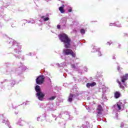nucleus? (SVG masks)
<instances>
[{"instance_id": "30", "label": "nucleus", "mask_w": 128, "mask_h": 128, "mask_svg": "<svg viewBox=\"0 0 128 128\" xmlns=\"http://www.w3.org/2000/svg\"><path fill=\"white\" fill-rule=\"evenodd\" d=\"M116 118H118V114H116Z\"/></svg>"}, {"instance_id": "16", "label": "nucleus", "mask_w": 128, "mask_h": 128, "mask_svg": "<svg viewBox=\"0 0 128 128\" xmlns=\"http://www.w3.org/2000/svg\"><path fill=\"white\" fill-rule=\"evenodd\" d=\"M18 124L21 126H24V121L21 120L20 122H19Z\"/></svg>"}, {"instance_id": "7", "label": "nucleus", "mask_w": 128, "mask_h": 128, "mask_svg": "<svg viewBox=\"0 0 128 128\" xmlns=\"http://www.w3.org/2000/svg\"><path fill=\"white\" fill-rule=\"evenodd\" d=\"M98 110V114H102V106L98 105V107L97 108Z\"/></svg>"}, {"instance_id": "5", "label": "nucleus", "mask_w": 128, "mask_h": 128, "mask_svg": "<svg viewBox=\"0 0 128 128\" xmlns=\"http://www.w3.org/2000/svg\"><path fill=\"white\" fill-rule=\"evenodd\" d=\"M44 77L42 76H39L36 79V82L38 84H42L44 82Z\"/></svg>"}, {"instance_id": "10", "label": "nucleus", "mask_w": 128, "mask_h": 128, "mask_svg": "<svg viewBox=\"0 0 128 128\" xmlns=\"http://www.w3.org/2000/svg\"><path fill=\"white\" fill-rule=\"evenodd\" d=\"M35 90L36 92H42V90H40V87L38 85L36 86L35 88Z\"/></svg>"}, {"instance_id": "27", "label": "nucleus", "mask_w": 128, "mask_h": 128, "mask_svg": "<svg viewBox=\"0 0 128 128\" xmlns=\"http://www.w3.org/2000/svg\"><path fill=\"white\" fill-rule=\"evenodd\" d=\"M10 44H14V41H10Z\"/></svg>"}, {"instance_id": "36", "label": "nucleus", "mask_w": 128, "mask_h": 128, "mask_svg": "<svg viewBox=\"0 0 128 128\" xmlns=\"http://www.w3.org/2000/svg\"><path fill=\"white\" fill-rule=\"evenodd\" d=\"M98 54H100V52H98Z\"/></svg>"}, {"instance_id": "1", "label": "nucleus", "mask_w": 128, "mask_h": 128, "mask_svg": "<svg viewBox=\"0 0 128 128\" xmlns=\"http://www.w3.org/2000/svg\"><path fill=\"white\" fill-rule=\"evenodd\" d=\"M60 40L64 44L65 48H68L70 46V39L68 38V35L66 34H61L58 35Z\"/></svg>"}, {"instance_id": "25", "label": "nucleus", "mask_w": 128, "mask_h": 128, "mask_svg": "<svg viewBox=\"0 0 128 128\" xmlns=\"http://www.w3.org/2000/svg\"><path fill=\"white\" fill-rule=\"evenodd\" d=\"M124 126V123H122L121 124H120V128H122Z\"/></svg>"}, {"instance_id": "24", "label": "nucleus", "mask_w": 128, "mask_h": 128, "mask_svg": "<svg viewBox=\"0 0 128 128\" xmlns=\"http://www.w3.org/2000/svg\"><path fill=\"white\" fill-rule=\"evenodd\" d=\"M34 24V21L32 20V21H30L28 22V24Z\"/></svg>"}, {"instance_id": "9", "label": "nucleus", "mask_w": 128, "mask_h": 128, "mask_svg": "<svg viewBox=\"0 0 128 128\" xmlns=\"http://www.w3.org/2000/svg\"><path fill=\"white\" fill-rule=\"evenodd\" d=\"M21 48L22 46L17 45L16 47V49H14V52H16V54H19L20 52Z\"/></svg>"}, {"instance_id": "3", "label": "nucleus", "mask_w": 128, "mask_h": 128, "mask_svg": "<svg viewBox=\"0 0 128 128\" xmlns=\"http://www.w3.org/2000/svg\"><path fill=\"white\" fill-rule=\"evenodd\" d=\"M64 52L66 56H68V54H71L73 58H76V54L74 53L72 50L70 49H65L64 50Z\"/></svg>"}, {"instance_id": "37", "label": "nucleus", "mask_w": 128, "mask_h": 128, "mask_svg": "<svg viewBox=\"0 0 128 128\" xmlns=\"http://www.w3.org/2000/svg\"><path fill=\"white\" fill-rule=\"evenodd\" d=\"M42 18H44V16H42Z\"/></svg>"}, {"instance_id": "33", "label": "nucleus", "mask_w": 128, "mask_h": 128, "mask_svg": "<svg viewBox=\"0 0 128 128\" xmlns=\"http://www.w3.org/2000/svg\"><path fill=\"white\" fill-rule=\"evenodd\" d=\"M12 84H13V85L14 84H16V82L14 81H12Z\"/></svg>"}, {"instance_id": "23", "label": "nucleus", "mask_w": 128, "mask_h": 128, "mask_svg": "<svg viewBox=\"0 0 128 128\" xmlns=\"http://www.w3.org/2000/svg\"><path fill=\"white\" fill-rule=\"evenodd\" d=\"M96 52V48H94L92 50V52Z\"/></svg>"}, {"instance_id": "34", "label": "nucleus", "mask_w": 128, "mask_h": 128, "mask_svg": "<svg viewBox=\"0 0 128 128\" xmlns=\"http://www.w3.org/2000/svg\"><path fill=\"white\" fill-rule=\"evenodd\" d=\"M118 70H120V67L119 66L118 67Z\"/></svg>"}, {"instance_id": "17", "label": "nucleus", "mask_w": 128, "mask_h": 128, "mask_svg": "<svg viewBox=\"0 0 128 128\" xmlns=\"http://www.w3.org/2000/svg\"><path fill=\"white\" fill-rule=\"evenodd\" d=\"M56 96H52L49 98H48V100H54L56 98Z\"/></svg>"}, {"instance_id": "8", "label": "nucleus", "mask_w": 128, "mask_h": 128, "mask_svg": "<svg viewBox=\"0 0 128 128\" xmlns=\"http://www.w3.org/2000/svg\"><path fill=\"white\" fill-rule=\"evenodd\" d=\"M86 86L88 88H92V86H96V83L95 82H92L91 83H87Z\"/></svg>"}, {"instance_id": "28", "label": "nucleus", "mask_w": 128, "mask_h": 128, "mask_svg": "<svg viewBox=\"0 0 128 128\" xmlns=\"http://www.w3.org/2000/svg\"><path fill=\"white\" fill-rule=\"evenodd\" d=\"M57 28H60V25H58L57 26Z\"/></svg>"}, {"instance_id": "21", "label": "nucleus", "mask_w": 128, "mask_h": 128, "mask_svg": "<svg viewBox=\"0 0 128 128\" xmlns=\"http://www.w3.org/2000/svg\"><path fill=\"white\" fill-rule=\"evenodd\" d=\"M118 83L120 84V88H122V90H124V86H122V84L120 83V82H118Z\"/></svg>"}, {"instance_id": "22", "label": "nucleus", "mask_w": 128, "mask_h": 128, "mask_svg": "<svg viewBox=\"0 0 128 128\" xmlns=\"http://www.w3.org/2000/svg\"><path fill=\"white\" fill-rule=\"evenodd\" d=\"M50 20V18H48V17L46 18H44V20L45 22H46V20Z\"/></svg>"}, {"instance_id": "6", "label": "nucleus", "mask_w": 128, "mask_h": 128, "mask_svg": "<svg viewBox=\"0 0 128 128\" xmlns=\"http://www.w3.org/2000/svg\"><path fill=\"white\" fill-rule=\"evenodd\" d=\"M128 79V74H126L125 76H123L122 78V82L123 83L122 84H124V86H126V88H128V86L126 84L124 83V82H126V80Z\"/></svg>"}, {"instance_id": "20", "label": "nucleus", "mask_w": 128, "mask_h": 128, "mask_svg": "<svg viewBox=\"0 0 128 128\" xmlns=\"http://www.w3.org/2000/svg\"><path fill=\"white\" fill-rule=\"evenodd\" d=\"M80 33L82 34H86V30L84 29H81Z\"/></svg>"}, {"instance_id": "12", "label": "nucleus", "mask_w": 128, "mask_h": 128, "mask_svg": "<svg viewBox=\"0 0 128 128\" xmlns=\"http://www.w3.org/2000/svg\"><path fill=\"white\" fill-rule=\"evenodd\" d=\"M114 96L116 98H118L120 96V92H115Z\"/></svg>"}, {"instance_id": "32", "label": "nucleus", "mask_w": 128, "mask_h": 128, "mask_svg": "<svg viewBox=\"0 0 128 128\" xmlns=\"http://www.w3.org/2000/svg\"><path fill=\"white\" fill-rule=\"evenodd\" d=\"M112 44V42H108L107 43V44Z\"/></svg>"}, {"instance_id": "18", "label": "nucleus", "mask_w": 128, "mask_h": 128, "mask_svg": "<svg viewBox=\"0 0 128 128\" xmlns=\"http://www.w3.org/2000/svg\"><path fill=\"white\" fill-rule=\"evenodd\" d=\"M71 66L72 68H73L74 70H78V69L76 68V66L75 64H72Z\"/></svg>"}, {"instance_id": "31", "label": "nucleus", "mask_w": 128, "mask_h": 128, "mask_svg": "<svg viewBox=\"0 0 128 128\" xmlns=\"http://www.w3.org/2000/svg\"><path fill=\"white\" fill-rule=\"evenodd\" d=\"M24 68V65H22V66H21V69L24 70V68Z\"/></svg>"}, {"instance_id": "2", "label": "nucleus", "mask_w": 128, "mask_h": 128, "mask_svg": "<svg viewBox=\"0 0 128 128\" xmlns=\"http://www.w3.org/2000/svg\"><path fill=\"white\" fill-rule=\"evenodd\" d=\"M124 108V104L120 102H117V104L113 107V109L116 110H123Z\"/></svg>"}, {"instance_id": "11", "label": "nucleus", "mask_w": 128, "mask_h": 128, "mask_svg": "<svg viewBox=\"0 0 128 128\" xmlns=\"http://www.w3.org/2000/svg\"><path fill=\"white\" fill-rule=\"evenodd\" d=\"M64 4H62V6L59 8V10L61 14H64Z\"/></svg>"}, {"instance_id": "35", "label": "nucleus", "mask_w": 128, "mask_h": 128, "mask_svg": "<svg viewBox=\"0 0 128 128\" xmlns=\"http://www.w3.org/2000/svg\"><path fill=\"white\" fill-rule=\"evenodd\" d=\"M40 120V117L37 118V120Z\"/></svg>"}, {"instance_id": "14", "label": "nucleus", "mask_w": 128, "mask_h": 128, "mask_svg": "<svg viewBox=\"0 0 128 128\" xmlns=\"http://www.w3.org/2000/svg\"><path fill=\"white\" fill-rule=\"evenodd\" d=\"M72 98H74V95H72V94H70V96H69L68 98V102H72Z\"/></svg>"}, {"instance_id": "29", "label": "nucleus", "mask_w": 128, "mask_h": 128, "mask_svg": "<svg viewBox=\"0 0 128 128\" xmlns=\"http://www.w3.org/2000/svg\"><path fill=\"white\" fill-rule=\"evenodd\" d=\"M68 11L69 12H72V8H70Z\"/></svg>"}, {"instance_id": "15", "label": "nucleus", "mask_w": 128, "mask_h": 128, "mask_svg": "<svg viewBox=\"0 0 128 128\" xmlns=\"http://www.w3.org/2000/svg\"><path fill=\"white\" fill-rule=\"evenodd\" d=\"M102 90L103 92H106V88L104 85L102 86Z\"/></svg>"}, {"instance_id": "19", "label": "nucleus", "mask_w": 128, "mask_h": 128, "mask_svg": "<svg viewBox=\"0 0 128 128\" xmlns=\"http://www.w3.org/2000/svg\"><path fill=\"white\" fill-rule=\"evenodd\" d=\"M110 26H118V28H120V24L118 25L117 24H110Z\"/></svg>"}, {"instance_id": "13", "label": "nucleus", "mask_w": 128, "mask_h": 128, "mask_svg": "<svg viewBox=\"0 0 128 128\" xmlns=\"http://www.w3.org/2000/svg\"><path fill=\"white\" fill-rule=\"evenodd\" d=\"M57 66H58L59 68H60V66H62V68H64L66 66V62H63L60 65L59 64H57Z\"/></svg>"}, {"instance_id": "26", "label": "nucleus", "mask_w": 128, "mask_h": 128, "mask_svg": "<svg viewBox=\"0 0 128 128\" xmlns=\"http://www.w3.org/2000/svg\"><path fill=\"white\" fill-rule=\"evenodd\" d=\"M6 122H8V120H4L3 122L4 124Z\"/></svg>"}, {"instance_id": "4", "label": "nucleus", "mask_w": 128, "mask_h": 128, "mask_svg": "<svg viewBox=\"0 0 128 128\" xmlns=\"http://www.w3.org/2000/svg\"><path fill=\"white\" fill-rule=\"evenodd\" d=\"M36 96L39 100H44V93L43 92H36Z\"/></svg>"}]
</instances>
